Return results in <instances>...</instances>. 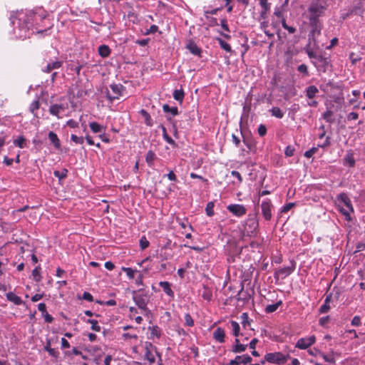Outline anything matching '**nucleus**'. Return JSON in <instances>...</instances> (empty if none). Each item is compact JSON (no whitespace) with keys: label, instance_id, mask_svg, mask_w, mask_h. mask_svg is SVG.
Wrapping results in <instances>:
<instances>
[{"label":"nucleus","instance_id":"nucleus-6","mask_svg":"<svg viewBox=\"0 0 365 365\" xmlns=\"http://www.w3.org/2000/svg\"><path fill=\"white\" fill-rule=\"evenodd\" d=\"M296 263L294 261H291L289 266L284 267L276 270L274 272V277L283 279L290 275L294 271Z\"/></svg>","mask_w":365,"mask_h":365},{"label":"nucleus","instance_id":"nucleus-19","mask_svg":"<svg viewBox=\"0 0 365 365\" xmlns=\"http://www.w3.org/2000/svg\"><path fill=\"white\" fill-rule=\"evenodd\" d=\"M6 299L9 301L13 302L16 305H21V304H23V301L21 299V297H19L12 292H9L6 294Z\"/></svg>","mask_w":365,"mask_h":365},{"label":"nucleus","instance_id":"nucleus-13","mask_svg":"<svg viewBox=\"0 0 365 365\" xmlns=\"http://www.w3.org/2000/svg\"><path fill=\"white\" fill-rule=\"evenodd\" d=\"M252 361V358L248 354L237 356L234 359L229 362V365L247 364Z\"/></svg>","mask_w":365,"mask_h":365},{"label":"nucleus","instance_id":"nucleus-29","mask_svg":"<svg viewBox=\"0 0 365 365\" xmlns=\"http://www.w3.org/2000/svg\"><path fill=\"white\" fill-rule=\"evenodd\" d=\"M173 96L175 100L181 103L184 99L185 93L182 88L175 89L173 91Z\"/></svg>","mask_w":365,"mask_h":365},{"label":"nucleus","instance_id":"nucleus-58","mask_svg":"<svg viewBox=\"0 0 365 365\" xmlns=\"http://www.w3.org/2000/svg\"><path fill=\"white\" fill-rule=\"evenodd\" d=\"M158 30V27L156 25H152L149 29H148L145 32V35H149L151 34H155Z\"/></svg>","mask_w":365,"mask_h":365},{"label":"nucleus","instance_id":"nucleus-57","mask_svg":"<svg viewBox=\"0 0 365 365\" xmlns=\"http://www.w3.org/2000/svg\"><path fill=\"white\" fill-rule=\"evenodd\" d=\"M88 322L91 324V329L94 331H99L101 329L100 326L96 320L91 319L88 320Z\"/></svg>","mask_w":365,"mask_h":365},{"label":"nucleus","instance_id":"nucleus-7","mask_svg":"<svg viewBox=\"0 0 365 365\" xmlns=\"http://www.w3.org/2000/svg\"><path fill=\"white\" fill-rule=\"evenodd\" d=\"M110 88L113 92V94L110 93V92L108 91L106 93V96L111 101L115 99H118L119 97L122 95L123 91L125 90L123 86L120 83L110 84Z\"/></svg>","mask_w":365,"mask_h":365},{"label":"nucleus","instance_id":"nucleus-48","mask_svg":"<svg viewBox=\"0 0 365 365\" xmlns=\"http://www.w3.org/2000/svg\"><path fill=\"white\" fill-rule=\"evenodd\" d=\"M122 269L126 273L128 277L130 279H134L135 271L130 267H122Z\"/></svg>","mask_w":365,"mask_h":365},{"label":"nucleus","instance_id":"nucleus-45","mask_svg":"<svg viewBox=\"0 0 365 365\" xmlns=\"http://www.w3.org/2000/svg\"><path fill=\"white\" fill-rule=\"evenodd\" d=\"M214 202H209L205 207V212L207 215L209 217H212L214 215Z\"/></svg>","mask_w":365,"mask_h":365},{"label":"nucleus","instance_id":"nucleus-14","mask_svg":"<svg viewBox=\"0 0 365 365\" xmlns=\"http://www.w3.org/2000/svg\"><path fill=\"white\" fill-rule=\"evenodd\" d=\"M66 108L63 104H52L49 107V113L51 115L60 118L59 114L65 111Z\"/></svg>","mask_w":365,"mask_h":365},{"label":"nucleus","instance_id":"nucleus-10","mask_svg":"<svg viewBox=\"0 0 365 365\" xmlns=\"http://www.w3.org/2000/svg\"><path fill=\"white\" fill-rule=\"evenodd\" d=\"M272 204L270 200H265L262 202L261 209L262 214L265 220L269 221L272 217Z\"/></svg>","mask_w":365,"mask_h":365},{"label":"nucleus","instance_id":"nucleus-12","mask_svg":"<svg viewBox=\"0 0 365 365\" xmlns=\"http://www.w3.org/2000/svg\"><path fill=\"white\" fill-rule=\"evenodd\" d=\"M24 24L22 26H19V30L20 33L19 34V37L20 38H26L29 37V29L31 26V23L29 21V17L27 16L26 19H24Z\"/></svg>","mask_w":365,"mask_h":365},{"label":"nucleus","instance_id":"nucleus-55","mask_svg":"<svg viewBox=\"0 0 365 365\" xmlns=\"http://www.w3.org/2000/svg\"><path fill=\"white\" fill-rule=\"evenodd\" d=\"M294 150H295L292 146L288 145L285 148L284 154L287 157H291V156L294 155Z\"/></svg>","mask_w":365,"mask_h":365},{"label":"nucleus","instance_id":"nucleus-3","mask_svg":"<svg viewBox=\"0 0 365 365\" xmlns=\"http://www.w3.org/2000/svg\"><path fill=\"white\" fill-rule=\"evenodd\" d=\"M289 358V354H283L279 351L267 353L264 356V360L262 361L261 363L264 364L265 361H267L269 363L282 365L285 364Z\"/></svg>","mask_w":365,"mask_h":365},{"label":"nucleus","instance_id":"nucleus-54","mask_svg":"<svg viewBox=\"0 0 365 365\" xmlns=\"http://www.w3.org/2000/svg\"><path fill=\"white\" fill-rule=\"evenodd\" d=\"M317 150L318 147H313L304 153V156L307 158H310L311 157H312L314 154H315L317 152Z\"/></svg>","mask_w":365,"mask_h":365},{"label":"nucleus","instance_id":"nucleus-52","mask_svg":"<svg viewBox=\"0 0 365 365\" xmlns=\"http://www.w3.org/2000/svg\"><path fill=\"white\" fill-rule=\"evenodd\" d=\"M71 140L74 142L76 144L81 145L84 143V138L83 137H78L76 135L72 134L71 136Z\"/></svg>","mask_w":365,"mask_h":365},{"label":"nucleus","instance_id":"nucleus-35","mask_svg":"<svg viewBox=\"0 0 365 365\" xmlns=\"http://www.w3.org/2000/svg\"><path fill=\"white\" fill-rule=\"evenodd\" d=\"M282 304V302L281 300L277 302L275 304H269L265 308V312L267 313H272L275 312L279 306Z\"/></svg>","mask_w":365,"mask_h":365},{"label":"nucleus","instance_id":"nucleus-1","mask_svg":"<svg viewBox=\"0 0 365 365\" xmlns=\"http://www.w3.org/2000/svg\"><path fill=\"white\" fill-rule=\"evenodd\" d=\"M259 222L256 214H249L240 228L243 237H254L257 235Z\"/></svg>","mask_w":365,"mask_h":365},{"label":"nucleus","instance_id":"nucleus-53","mask_svg":"<svg viewBox=\"0 0 365 365\" xmlns=\"http://www.w3.org/2000/svg\"><path fill=\"white\" fill-rule=\"evenodd\" d=\"M51 344H47L46 346H45L44 349L46 351H47L49 354L53 357H57L58 356V351H56L55 349H52L50 346Z\"/></svg>","mask_w":365,"mask_h":365},{"label":"nucleus","instance_id":"nucleus-27","mask_svg":"<svg viewBox=\"0 0 365 365\" xmlns=\"http://www.w3.org/2000/svg\"><path fill=\"white\" fill-rule=\"evenodd\" d=\"M187 48L192 54L200 56L202 50L195 43H190L187 46Z\"/></svg>","mask_w":365,"mask_h":365},{"label":"nucleus","instance_id":"nucleus-62","mask_svg":"<svg viewBox=\"0 0 365 365\" xmlns=\"http://www.w3.org/2000/svg\"><path fill=\"white\" fill-rule=\"evenodd\" d=\"M330 145H331L330 137L327 136L322 144L318 145V148L320 147L322 148H325L329 147Z\"/></svg>","mask_w":365,"mask_h":365},{"label":"nucleus","instance_id":"nucleus-16","mask_svg":"<svg viewBox=\"0 0 365 365\" xmlns=\"http://www.w3.org/2000/svg\"><path fill=\"white\" fill-rule=\"evenodd\" d=\"M63 65V61H55L51 63H48L45 68H43V71L46 73H50L53 70L58 69Z\"/></svg>","mask_w":365,"mask_h":365},{"label":"nucleus","instance_id":"nucleus-61","mask_svg":"<svg viewBox=\"0 0 365 365\" xmlns=\"http://www.w3.org/2000/svg\"><path fill=\"white\" fill-rule=\"evenodd\" d=\"M294 206V202H289L286 204L284 206L282 207V212H287L289 210H291Z\"/></svg>","mask_w":365,"mask_h":365},{"label":"nucleus","instance_id":"nucleus-33","mask_svg":"<svg viewBox=\"0 0 365 365\" xmlns=\"http://www.w3.org/2000/svg\"><path fill=\"white\" fill-rule=\"evenodd\" d=\"M155 158V154L153 150H148L147 152L145 155V161L149 166H152L153 165V162Z\"/></svg>","mask_w":365,"mask_h":365},{"label":"nucleus","instance_id":"nucleus-38","mask_svg":"<svg viewBox=\"0 0 365 365\" xmlns=\"http://www.w3.org/2000/svg\"><path fill=\"white\" fill-rule=\"evenodd\" d=\"M68 174V170L66 168L62 169L61 170H55L53 172V175L55 177L58 178L59 180H61L66 178Z\"/></svg>","mask_w":365,"mask_h":365},{"label":"nucleus","instance_id":"nucleus-49","mask_svg":"<svg viewBox=\"0 0 365 365\" xmlns=\"http://www.w3.org/2000/svg\"><path fill=\"white\" fill-rule=\"evenodd\" d=\"M282 26L284 29L287 30L289 34H294L297 31L295 27L288 26L284 19L282 20Z\"/></svg>","mask_w":365,"mask_h":365},{"label":"nucleus","instance_id":"nucleus-15","mask_svg":"<svg viewBox=\"0 0 365 365\" xmlns=\"http://www.w3.org/2000/svg\"><path fill=\"white\" fill-rule=\"evenodd\" d=\"M333 299V294L332 293H329L326 296L324 304L321 306L319 309V312L322 314H325L329 312L330 309V302Z\"/></svg>","mask_w":365,"mask_h":365},{"label":"nucleus","instance_id":"nucleus-11","mask_svg":"<svg viewBox=\"0 0 365 365\" xmlns=\"http://www.w3.org/2000/svg\"><path fill=\"white\" fill-rule=\"evenodd\" d=\"M227 209L233 215L240 217L245 215L247 212V209L243 205L231 204L227 207Z\"/></svg>","mask_w":365,"mask_h":365},{"label":"nucleus","instance_id":"nucleus-44","mask_svg":"<svg viewBox=\"0 0 365 365\" xmlns=\"http://www.w3.org/2000/svg\"><path fill=\"white\" fill-rule=\"evenodd\" d=\"M39 107H40L39 101H38V100H36V101H34L31 103L29 110L31 113H33L34 115H36V112L39 108Z\"/></svg>","mask_w":365,"mask_h":365},{"label":"nucleus","instance_id":"nucleus-56","mask_svg":"<svg viewBox=\"0 0 365 365\" xmlns=\"http://www.w3.org/2000/svg\"><path fill=\"white\" fill-rule=\"evenodd\" d=\"M258 134L259 136L263 137L267 133V128L264 125L260 124L257 129Z\"/></svg>","mask_w":365,"mask_h":365},{"label":"nucleus","instance_id":"nucleus-26","mask_svg":"<svg viewBox=\"0 0 365 365\" xmlns=\"http://www.w3.org/2000/svg\"><path fill=\"white\" fill-rule=\"evenodd\" d=\"M216 40L218 42L219 45L220 46V48L222 49H223L226 52H228L230 53H232L231 46L228 43H227L226 41H225L224 40H222L220 38H217Z\"/></svg>","mask_w":365,"mask_h":365},{"label":"nucleus","instance_id":"nucleus-31","mask_svg":"<svg viewBox=\"0 0 365 365\" xmlns=\"http://www.w3.org/2000/svg\"><path fill=\"white\" fill-rule=\"evenodd\" d=\"M304 50L306 53L307 54L308 57L312 60H314V58H317L318 54H317L315 52L313 51V50L311 48V43L309 42L306 46L304 47Z\"/></svg>","mask_w":365,"mask_h":365},{"label":"nucleus","instance_id":"nucleus-50","mask_svg":"<svg viewBox=\"0 0 365 365\" xmlns=\"http://www.w3.org/2000/svg\"><path fill=\"white\" fill-rule=\"evenodd\" d=\"M150 245L149 241L146 239L145 236L142 237L140 240V247L141 250H145Z\"/></svg>","mask_w":365,"mask_h":365},{"label":"nucleus","instance_id":"nucleus-8","mask_svg":"<svg viewBox=\"0 0 365 365\" xmlns=\"http://www.w3.org/2000/svg\"><path fill=\"white\" fill-rule=\"evenodd\" d=\"M312 30L309 34V42L313 43L314 46H318L317 38L321 34L322 26L320 23L310 24Z\"/></svg>","mask_w":365,"mask_h":365},{"label":"nucleus","instance_id":"nucleus-42","mask_svg":"<svg viewBox=\"0 0 365 365\" xmlns=\"http://www.w3.org/2000/svg\"><path fill=\"white\" fill-rule=\"evenodd\" d=\"M241 323L242 326L245 328L247 326L250 325V320L249 319L248 314L246 312H244L242 314L241 317Z\"/></svg>","mask_w":365,"mask_h":365},{"label":"nucleus","instance_id":"nucleus-2","mask_svg":"<svg viewBox=\"0 0 365 365\" xmlns=\"http://www.w3.org/2000/svg\"><path fill=\"white\" fill-rule=\"evenodd\" d=\"M326 9V6L319 2L312 3L308 9L309 23H319V18L324 15Z\"/></svg>","mask_w":365,"mask_h":365},{"label":"nucleus","instance_id":"nucleus-21","mask_svg":"<svg viewBox=\"0 0 365 365\" xmlns=\"http://www.w3.org/2000/svg\"><path fill=\"white\" fill-rule=\"evenodd\" d=\"M159 285L167 295L169 297L174 296V292L170 288V284L168 282H160Z\"/></svg>","mask_w":365,"mask_h":365},{"label":"nucleus","instance_id":"nucleus-23","mask_svg":"<svg viewBox=\"0 0 365 365\" xmlns=\"http://www.w3.org/2000/svg\"><path fill=\"white\" fill-rule=\"evenodd\" d=\"M98 54L103 57L106 58L110 54V49L107 45H101L98 49Z\"/></svg>","mask_w":365,"mask_h":365},{"label":"nucleus","instance_id":"nucleus-20","mask_svg":"<svg viewBox=\"0 0 365 365\" xmlns=\"http://www.w3.org/2000/svg\"><path fill=\"white\" fill-rule=\"evenodd\" d=\"M312 344H296V347L300 349H308V352L310 355L317 356L318 354H320V351L316 349L309 348Z\"/></svg>","mask_w":365,"mask_h":365},{"label":"nucleus","instance_id":"nucleus-46","mask_svg":"<svg viewBox=\"0 0 365 365\" xmlns=\"http://www.w3.org/2000/svg\"><path fill=\"white\" fill-rule=\"evenodd\" d=\"M247 344H235L232 348V351L235 353L242 352L245 351Z\"/></svg>","mask_w":365,"mask_h":365},{"label":"nucleus","instance_id":"nucleus-47","mask_svg":"<svg viewBox=\"0 0 365 365\" xmlns=\"http://www.w3.org/2000/svg\"><path fill=\"white\" fill-rule=\"evenodd\" d=\"M297 71L299 72L300 73H302L303 75V76L307 77L309 76L308 67L306 64L302 63V64L298 66Z\"/></svg>","mask_w":365,"mask_h":365},{"label":"nucleus","instance_id":"nucleus-9","mask_svg":"<svg viewBox=\"0 0 365 365\" xmlns=\"http://www.w3.org/2000/svg\"><path fill=\"white\" fill-rule=\"evenodd\" d=\"M312 63L316 67L317 71L325 72L328 66L329 61L327 58L322 55L318 54L314 60L311 61Z\"/></svg>","mask_w":365,"mask_h":365},{"label":"nucleus","instance_id":"nucleus-39","mask_svg":"<svg viewBox=\"0 0 365 365\" xmlns=\"http://www.w3.org/2000/svg\"><path fill=\"white\" fill-rule=\"evenodd\" d=\"M333 112L330 110H327L322 114V118L329 123H332L334 121V119L332 118Z\"/></svg>","mask_w":365,"mask_h":365},{"label":"nucleus","instance_id":"nucleus-63","mask_svg":"<svg viewBox=\"0 0 365 365\" xmlns=\"http://www.w3.org/2000/svg\"><path fill=\"white\" fill-rule=\"evenodd\" d=\"M231 175L232 177L237 178L240 183H241L242 182V178L238 171L232 170L231 172Z\"/></svg>","mask_w":365,"mask_h":365},{"label":"nucleus","instance_id":"nucleus-40","mask_svg":"<svg viewBox=\"0 0 365 365\" xmlns=\"http://www.w3.org/2000/svg\"><path fill=\"white\" fill-rule=\"evenodd\" d=\"M163 139L168 143H169L170 145H173V146H175L176 145V143L172 139V138H170L168 133H167V131H166V129L165 127H163Z\"/></svg>","mask_w":365,"mask_h":365},{"label":"nucleus","instance_id":"nucleus-41","mask_svg":"<svg viewBox=\"0 0 365 365\" xmlns=\"http://www.w3.org/2000/svg\"><path fill=\"white\" fill-rule=\"evenodd\" d=\"M41 267H36L33 271H32V275L34 277V280L36 282H39L41 280Z\"/></svg>","mask_w":365,"mask_h":365},{"label":"nucleus","instance_id":"nucleus-18","mask_svg":"<svg viewBox=\"0 0 365 365\" xmlns=\"http://www.w3.org/2000/svg\"><path fill=\"white\" fill-rule=\"evenodd\" d=\"M225 333L221 327L217 328L213 331V338L218 342H223L225 339Z\"/></svg>","mask_w":365,"mask_h":365},{"label":"nucleus","instance_id":"nucleus-60","mask_svg":"<svg viewBox=\"0 0 365 365\" xmlns=\"http://www.w3.org/2000/svg\"><path fill=\"white\" fill-rule=\"evenodd\" d=\"M82 299L88 301V302H93V297L92 296V294L89 292H84L83 294V296H82Z\"/></svg>","mask_w":365,"mask_h":365},{"label":"nucleus","instance_id":"nucleus-37","mask_svg":"<svg viewBox=\"0 0 365 365\" xmlns=\"http://www.w3.org/2000/svg\"><path fill=\"white\" fill-rule=\"evenodd\" d=\"M272 116L277 118H282L284 116V112L279 107H273L270 110Z\"/></svg>","mask_w":365,"mask_h":365},{"label":"nucleus","instance_id":"nucleus-32","mask_svg":"<svg viewBox=\"0 0 365 365\" xmlns=\"http://www.w3.org/2000/svg\"><path fill=\"white\" fill-rule=\"evenodd\" d=\"M229 329L232 330V334L235 336H237L240 333V325L237 322L231 321Z\"/></svg>","mask_w":365,"mask_h":365},{"label":"nucleus","instance_id":"nucleus-28","mask_svg":"<svg viewBox=\"0 0 365 365\" xmlns=\"http://www.w3.org/2000/svg\"><path fill=\"white\" fill-rule=\"evenodd\" d=\"M344 165H348L350 168H353L355 165V160L353 153H348L344 159Z\"/></svg>","mask_w":365,"mask_h":365},{"label":"nucleus","instance_id":"nucleus-30","mask_svg":"<svg viewBox=\"0 0 365 365\" xmlns=\"http://www.w3.org/2000/svg\"><path fill=\"white\" fill-rule=\"evenodd\" d=\"M163 110L165 113H170L172 116H175L178 114V108L175 106L170 107L168 104L163 106Z\"/></svg>","mask_w":365,"mask_h":365},{"label":"nucleus","instance_id":"nucleus-59","mask_svg":"<svg viewBox=\"0 0 365 365\" xmlns=\"http://www.w3.org/2000/svg\"><path fill=\"white\" fill-rule=\"evenodd\" d=\"M220 26L221 27L227 32H230V29L228 27L227 21L226 19H222L220 20Z\"/></svg>","mask_w":365,"mask_h":365},{"label":"nucleus","instance_id":"nucleus-25","mask_svg":"<svg viewBox=\"0 0 365 365\" xmlns=\"http://www.w3.org/2000/svg\"><path fill=\"white\" fill-rule=\"evenodd\" d=\"M259 4L262 9V11L260 13V16L262 18H265L266 14L270 9V4L267 2V0H260Z\"/></svg>","mask_w":365,"mask_h":365},{"label":"nucleus","instance_id":"nucleus-17","mask_svg":"<svg viewBox=\"0 0 365 365\" xmlns=\"http://www.w3.org/2000/svg\"><path fill=\"white\" fill-rule=\"evenodd\" d=\"M48 139L57 150L61 148V142L58 135L53 131H50L48 135Z\"/></svg>","mask_w":365,"mask_h":365},{"label":"nucleus","instance_id":"nucleus-22","mask_svg":"<svg viewBox=\"0 0 365 365\" xmlns=\"http://www.w3.org/2000/svg\"><path fill=\"white\" fill-rule=\"evenodd\" d=\"M91 130L95 133H101L105 132V128L96 122H91L89 123Z\"/></svg>","mask_w":365,"mask_h":365},{"label":"nucleus","instance_id":"nucleus-5","mask_svg":"<svg viewBox=\"0 0 365 365\" xmlns=\"http://www.w3.org/2000/svg\"><path fill=\"white\" fill-rule=\"evenodd\" d=\"M337 199L341 201V202H343L346 206V207L348 208V210H346L344 208H340L339 210H340V212L345 216V220H347V221H351V217L350 216V212H354V207L352 206V204H351V200L349 199V197L347 196L346 194L345 193H341L339 194L338 196H337Z\"/></svg>","mask_w":365,"mask_h":365},{"label":"nucleus","instance_id":"nucleus-24","mask_svg":"<svg viewBox=\"0 0 365 365\" xmlns=\"http://www.w3.org/2000/svg\"><path fill=\"white\" fill-rule=\"evenodd\" d=\"M305 93L308 98H313L319 93V90L315 86H309L306 88Z\"/></svg>","mask_w":365,"mask_h":365},{"label":"nucleus","instance_id":"nucleus-43","mask_svg":"<svg viewBox=\"0 0 365 365\" xmlns=\"http://www.w3.org/2000/svg\"><path fill=\"white\" fill-rule=\"evenodd\" d=\"M14 144L20 148H24L26 146V139L22 136H19L14 140Z\"/></svg>","mask_w":365,"mask_h":365},{"label":"nucleus","instance_id":"nucleus-4","mask_svg":"<svg viewBox=\"0 0 365 365\" xmlns=\"http://www.w3.org/2000/svg\"><path fill=\"white\" fill-rule=\"evenodd\" d=\"M133 300L135 304L140 309L145 315L150 314V311L148 309L147 304L150 301V297L148 294L139 292L133 295Z\"/></svg>","mask_w":365,"mask_h":365},{"label":"nucleus","instance_id":"nucleus-64","mask_svg":"<svg viewBox=\"0 0 365 365\" xmlns=\"http://www.w3.org/2000/svg\"><path fill=\"white\" fill-rule=\"evenodd\" d=\"M359 118V115L356 112H351L347 115L348 120H356Z\"/></svg>","mask_w":365,"mask_h":365},{"label":"nucleus","instance_id":"nucleus-34","mask_svg":"<svg viewBox=\"0 0 365 365\" xmlns=\"http://www.w3.org/2000/svg\"><path fill=\"white\" fill-rule=\"evenodd\" d=\"M141 115L144 118L145 123L148 126L153 125V120L150 115V114L144 109H142L140 111Z\"/></svg>","mask_w":365,"mask_h":365},{"label":"nucleus","instance_id":"nucleus-51","mask_svg":"<svg viewBox=\"0 0 365 365\" xmlns=\"http://www.w3.org/2000/svg\"><path fill=\"white\" fill-rule=\"evenodd\" d=\"M185 318V324L188 327H192L194 324V321L191 317V315L188 313L185 314L184 316Z\"/></svg>","mask_w":365,"mask_h":365},{"label":"nucleus","instance_id":"nucleus-36","mask_svg":"<svg viewBox=\"0 0 365 365\" xmlns=\"http://www.w3.org/2000/svg\"><path fill=\"white\" fill-rule=\"evenodd\" d=\"M145 358L150 363H153L155 361V354L152 352L148 346H145Z\"/></svg>","mask_w":365,"mask_h":365}]
</instances>
